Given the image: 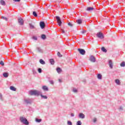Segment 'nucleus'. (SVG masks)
Returning a JSON list of instances; mask_svg holds the SVG:
<instances>
[{"mask_svg":"<svg viewBox=\"0 0 125 125\" xmlns=\"http://www.w3.org/2000/svg\"><path fill=\"white\" fill-rule=\"evenodd\" d=\"M20 122L23 124V125H29V121L27 120L26 118L23 116H21L20 118Z\"/></svg>","mask_w":125,"mask_h":125,"instance_id":"nucleus-1","label":"nucleus"},{"mask_svg":"<svg viewBox=\"0 0 125 125\" xmlns=\"http://www.w3.org/2000/svg\"><path fill=\"white\" fill-rule=\"evenodd\" d=\"M42 93L40 91L34 90H31L29 91V94L30 95H35L37 96H38V95H41Z\"/></svg>","mask_w":125,"mask_h":125,"instance_id":"nucleus-2","label":"nucleus"},{"mask_svg":"<svg viewBox=\"0 0 125 125\" xmlns=\"http://www.w3.org/2000/svg\"><path fill=\"white\" fill-rule=\"evenodd\" d=\"M56 18L57 19V21L58 22V25L59 26H61V25L62 24V21H61V20L60 19V17H58V16H56Z\"/></svg>","mask_w":125,"mask_h":125,"instance_id":"nucleus-3","label":"nucleus"},{"mask_svg":"<svg viewBox=\"0 0 125 125\" xmlns=\"http://www.w3.org/2000/svg\"><path fill=\"white\" fill-rule=\"evenodd\" d=\"M97 37H98L99 39H104V36L103 35V34L101 32H98L97 34Z\"/></svg>","mask_w":125,"mask_h":125,"instance_id":"nucleus-4","label":"nucleus"},{"mask_svg":"<svg viewBox=\"0 0 125 125\" xmlns=\"http://www.w3.org/2000/svg\"><path fill=\"white\" fill-rule=\"evenodd\" d=\"M24 102L26 104H31L33 101L30 99H24Z\"/></svg>","mask_w":125,"mask_h":125,"instance_id":"nucleus-5","label":"nucleus"},{"mask_svg":"<svg viewBox=\"0 0 125 125\" xmlns=\"http://www.w3.org/2000/svg\"><path fill=\"white\" fill-rule=\"evenodd\" d=\"M78 51H79L80 54H82V55H84L85 54V51L84 49L79 48Z\"/></svg>","mask_w":125,"mask_h":125,"instance_id":"nucleus-6","label":"nucleus"},{"mask_svg":"<svg viewBox=\"0 0 125 125\" xmlns=\"http://www.w3.org/2000/svg\"><path fill=\"white\" fill-rule=\"evenodd\" d=\"M79 118H80V119H84L85 118V115L83 113H80L79 114Z\"/></svg>","mask_w":125,"mask_h":125,"instance_id":"nucleus-7","label":"nucleus"},{"mask_svg":"<svg viewBox=\"0 0 125 125\" xmlns=\"http://www.w3.org/2000/svg\"><path fill=\"white\" fill-rule=\"evenodd\" d=\"M18 22L21 25H22L24 24V21H23V19H22L21 18L19 19Z\"/></svg>","mask_w":125,"mask_h":125,"instance_id":"nucleus-8","label":"nucleus"},{"mask_svg":"<svg viewBox=\"0 0 125 125\" xmlns=\"http://www.w3.org/2000/svg\"><path fill=\"white\" fill-rule=\"evenodd\" d=\"M90 61L91 62H95L96 60H95V57L93 56H91L89 59Z\"/></svg>","mask_w":125,"mask_h":125,"instance_id":"nucleus-9","label":"nucleus"},{"mask_svg":"<svg viewBox=\"0 0 125 125\" xmlns=\"http://www.w3.org/2000/svg\"><path fill=\"white\" fill-rule=\"evenodd\" d=\"M108 64L110 69H113V62H112V60L109 61Z\"/></svg>","mask_w":125,"mask_h":125,"instance_id":"nucleus-10","label":"nucleus"},{"mask_svg":"<svg viewBox=\"0 0 125 125\" xmlns=\"http://www.w3.org/2000/svg\"><path fill=\"white\" fill-rule=\"evenodd\" d=\"M45 25L44 24V22L43 21H41L40 22V27L41 29H43L45 27Z\"/></svg>","mask_w":125,"mask_h":125,"instance_id":"nucleus-11","label":"nucleus"},{"mask_svg":"<svg viewBox=\"0 0 125 125\" xmlns=\"http://www.w3.org/2000/svg\"><path fill=\"white\" fill-rule=\"evenodd\" d=\"M42 89H43V90H44V91H48V87H47V86L46 85H43L42 86Z\"/></svg>","mask_w":125,"mask_h":125,"instance_id":"nucleus-12","label":"nucleus"},{"mask_svg":"<svg viewBox=\"0 0 125 125\" xmlns=\"http://www.w3.org/2000/svg\"><path fill=\"white\" fill-rule=\"evenodd\" d=\"M87 11H92L93 10H94V8L92 7H88L86 9Z\"/></svg>","mask_w":125,"mask_h":125,"instance_id":"nucleus-13","label":"nucleus"},{"mask_svg":"<svg viewBox=\"0 0 125 125\" xmlns=\"http://www.w3.org/2000/svg\"><path fill=\"white\" fill-rule=\"evenodd\" d=\"M8 76H9L8 73L4 72V73H3V76L4 78H8Z\"/></svg>","mask_w":125,"mask_h":125,"instance_id":"nucleus-14","label":"nucleus"},{"mask_svg":"<svg viewBox=\"0 0 125 125\" xmlns=\"http://www.w3.org/2000/svg\"><path fill=\"white\" fill-rule=\"evenodd\" d=\"M115 83L116 84H118V85H120V84H121V82H120V80L119 79H116Z\"/></svg>","mask_w":125,"mask_h":125,"instance_id":"nucleus-15","label":"nucleus"},{"mask_svg":"<svg viewBox=\"0 0 125 125\" xmlns=\"http://www.w3.org/2000/svg\"><path fill=\"white\" fill-rule=\"evenodd\" d=\"M0 3L1 4V5H5V1H4L3 0H0Z\"/></svg>","mask_w":125,"mask_h":125,"instance_id":"nucleus-16","label":"nucleus"},{"mask_svg":"<svg viewBox=\"0 0 125 125\" xmlns=\"http://www.w3.org/2000/svg\"><path fill=\"white\" fill-rule=\"evenodd\" d=\"M40 63L42 65H44V64H45V62L43 61L42 59H40Z\"/></svg>","mask_w":125,"mask_h":125,"instance_id":"nucleus-17","label":"nucleus"},{"mask_svg":"<svg viewBox=\"0 0 125 125\" xmlns=\"http://www.w3.org/2000/svg\"><path fill=\"white\" fill-rule=\"evenodd\" d=\"M57 72L58 73V74H60V73L62 72V70L61 68H60V67H58L57 68Z\"/></svg>","mask_w":125,"mask_h":125,"instance_id":"nucleus-18","label":"nucleus"},{"mask_svg":"<svg viewBox=\"0 0 125 125\" xmlns=\"http://www.w3.org/2000/svg\"><path fill=\"white\" fill-rule=\"evenodd\" d=\"M97 78L99 80H102V75L100 74H98L97 75Z\"/></svg>","mask_w":125,"mask_h":125,"instance_id":"nucleus-19","label":"nucleus"},{"mask_svg":"<svg viewBox=\"0 0 125 125\" xmlns=\"http://www.w3.org/2000/svg\"><path fill=\"white\" fill-rule=\"evenodd\" d=\"M10 89L11 90H13V91H16V88H15L14 86H10Z\"/></svg>","mask_w":125,"mask_h":125,"instance_id":"nucleus-20","label":"nucleus"},{"mask_svg":"<svg viewBox=\"0 0 125 125\" xmlns=\"http://www.w3.org/2000/svg\"><path fill=\"white\" fill-rule=\"evenodd\" d=\"M50 63L52 64L53 65L54 64V60L51 59H50Z\"/></svg>","mask_w":125,"mask_h":125,"instance_id":"nucleus-21","label":"nucleus"},{"mask_svg":"<svg viewBox=\"0 0 125 125\" xmlns=\"http://www.w3.org/2000/svg\"><path fill=\"white\" fill-rule=\"evenodd\" d=\"M101 50L102 51H103V52H107V50L104 47H102Z\"/></svg>","mask_w":125,"mask_h":125,"instance_id":"nucleus-22","label":"nucleus"},{"mask_svg":"<svg viewBox=\"0 0 125 125\" xmlns=\"http://www.w3.org/2000/svg\"><path fill=\"white\" fill-rule=\"evenodd\" d=\"M41 96L42 98L43 99H47V96H44V95H42L41 94Z\"/></svg>","mask_w":125,"mask_h":125,"instance_id":"nucleus-23","label":"nucleus"},{"mask_svg":"<svg viewBox=\"0 0 125 125\" xmlns=\"http://www.w3.org/2000/svg\"><path fill=\"white\" fill-rule=\"evenodd\" d=\"M41 38L42 40H45V39H46V36L45 35L43 34L42 35Z\"/></svg>","mask_w":125,"mask_h":125,"instance_id":"nucleus-24","label":"nucleus"},{"mask_svg":"<svg viewBox=\"0 0 125 125\" xmlns=\"http://www.w3.org/2000/svg\"><path fill=\"white\" fill-rule=\"evenodd\" d=\"M35 121L36 123H41V122H42V119H38V118H36Z\"/></svg>","mask_w":125,"mask_h":125,"instance_id":"nucleus-25","label":"nucleus"},{"mask_svg":"<svg viewBox=\"0 0 125 125\" xmlns=\"http://www.w3.org/2000/svg\"><path fill=\"white\" fill-rule=\"evenodd\" d=\"M1 19H3L4 20H5V21H7V20H8L7 18H6L5 17L2 16V17H1Z\"/></svg>","mask_w":125,"mask_h":125,"instance_id":"nucleus-26","label":"nucleus"},{"mask_svg":"<svg viewBox=\"0 0 125 125\" xmlns=\"http://www.w3.org/2000/svg\"><path fill=\"white\" fill-rule=\"evenodd\" d=\"M29 26L31 29H34L35 28L34 25L32 24L31 23H29Z\"/></svg>","mask_w":125,"mask_h":125,"instance_id":"nucleus-27","label":"nucleus"},{"mask_svg":"<svg viewBox=\"0 0 125 125\" xmlns=\"http://www.w3.org/2000/svg\"><path fill=\"white\" fill-rule=\"evenodd\" d=\"M121 67H125V62H122L120 64Z\"/></svg>","mask_w":125,"mask_h":125,"instance_id":"nucleus-28","label":"nucleus"},{"mask_svg":"<svg viewBox=\"0 0 125 125\" xmlns=\"http://www.w3.org/2000/svg\"><path fill=\"white\" fill-rule=\"evenodd\" d=\"M49 83H50V84H52V85L54 84V81H53V80H50Z\"/></svg>","mask_w":125,"mask_h":125,"instance_id":"nucleus-29","label":"nucleus"},{"mask_svg":"<svg viewBox=\"0 0 125 125\" xmlns=\"http://www.w3.org/2000/svg\"><path fill=\"white\" fill-rule=\"evenodd\" d=\"M33 15H34L35 17H37L38 16V14L35 11L33 12Z\"/></svg>","mask_w":125,"mask_h":125,"instance_id":"nucleus-30","label":"nucleus"},{"mask_svg":"<svg viewBox=\"0 0 125 125\" xmlns=\"http://www.w3.org/2000/svg\"><path fill=\"white\" fill-rule=\"evenodd\" d=\"M37 50L38 52H42V49H41V48L40 47H38L37 48Z\"/></svg>","mask_w":125,"mask_h":125,"instance_id":"nucleus-31","label":"nucleus"},{"mask_svg":"<svg viewBox=\"0 0 125 125\" xmlns=\"http://www.w3.org/2000/svg\"><path fill=\"white\" fill-rule=\"evenodd\" d=\"M78 24H82V20H78L77 21Z\"/></svg>","mask_w":125,"mask_h":125,"instance_id":"nucleus-32","label":"nucleus"},{"mask_svg":"<svg viewBox=\"0 0 125 125\" xmlns=\"http://www.w3.org/2000/svg\"><path fill=\"white\" fill-rule=\"evenodd\" d=\"M77 125H82V122H81V121H78L77 122Z\"/></svg>","mask_w":125,"mask_h":125,"instance_id":"nucleus-33","label":"nucleus"},{"mask_svg":"<svg viewBox=\"0 0 125 125\" xmlns=\"http://www.w3.org/2000/svg\"><path fill=\"white\" fill-rule=\"evenodd\" d=\"M57 54H58V56H59V57H62V55H61L60 52H58Z\"/></svg>","mask_w":125,"mask_h":125,"instance_id":"nucleus-34","label":"nucleus"},{"mask_svg":"<svg viewBox=\"0 0 125 125\" xmlns=\"http://www.w3.org/2000/svg\"><path fill=\"white\" fill-rule=\"evenodd\" d=\"M67 125H72V122H71L70 121H67Z\"/></svg>","mask_w":125,"mask_h":125,"instance_id":"nucleus-35","label":"nucleus"},{"mask_svg":"<svg viewBox=\"0 0 125 125\" xmlns=\"http://www.w3.org/2000/svg\"><path fill=\"white\" fill-rule=\"evenodd\" d=\"M73 91L76 93L78 92V90H77V89H76V88H73Z\"/></svg>","mask_w":125,"mask_h":125,"instance_id":"nucleus-36","label":"nucleus"},{"mask_svg":"<svg viewBox=\"0 0 125 125\" xmlns=\"http://www.w3.org/2000/svg\"><path fill=\"white\" fill-rule=\"evenodd\" d=\"M32 39H33V40H35V41H37V40H38V38H37V37H36V36H33V37H32Z\"/></svg>","mask_w":125,"mask_h":125,"instance_id":"nucleus-37","label":"nucleus"},{"mask_svg":"<svg viewBox=\"0 0 125 125\" xmlns=\"http://www.w3.org/2000/svg\"><path fill=\"white\" fill-rule=\"evenodd\" d=\"M0 65H1L2 66H3L4 65V63L3 62H2V61H1L0 62Z\"/></svg>","mask_w":125,"mask_h":125,"instance_id":"nucleus-38","label":"nucleus"},{"mask_svg":"<svg viewBox=\"0 0 125 125\" xmlns=\"http://www.w3.org/2000/svg\"><path fill=\"white\" fill-rule=\"evenodd\" d=\"M38 71L39 73H42V68H38Z\"/></svg>","mask_w":125,"mask_h":125,"instance_id":"nucleus-39","label":"nucleus"},{"mask_svg":"<svg viewBox=\"0 0 125 125\" xmlns=\"http://www.w3.org/2000/svg\"><path fill=\"white\" fill-rule=\"evenodd\" d=\"M68 25V26H70V27H73V25L71 23V22H69Z\"/></svg>","mask_w":125,"mask_h":125,"instance_id":"nucleus-40","label":"nucleus"},{"mask_svg":"<svg viewBox=\"0 0 125 125\" xmlns=\"http://www.w3.org/2000/svg\"><path fill=\"white\" fill-rule=\"evenodd\" d=\"M97 121V119L96 118H94V119H93V122H94V123H96Z\"/></svg>","mask_w":125,"mask_h":125,"instance_id":"nucleus-41","label":"nucleus"},{"mask_svg":"<svg viewBox=\"0 0 125 125\" xmlns=\"http://www.w3.org/2000/svg\"><path fill=\"white\" fill-rule=\"evenodd\" d=\"M70 116L71 117H75V114L74 113H71Z\"/></svg>","mask_w":125,"mask_h":125,"instance_id":"nucleus-42","label":"nucleus"},{"mask_svg":"<svg viewBox=\"0 0 125 125\" xmlns=\"http://www.w3.org/2000/svg\"><path fill=\"white\" fill-rule=\"evenodd\" d=\"M123 109V107L122 106H120L119 108V110H120L121 111H122Z\"/></svg>","mask_w":125,"mask_h":125,"instance_id":"nucleus-43","label":"nucleus"},{"mask_svg":"<svg viewBox=\"0 0 125 125\" xmlns=\"http://www.w3.org/2000/svg\"><path fill=\"white\" fill-rule=\"evenodd\" d=\"M14 1H16V2H19L21 0H13Z\"/></svg>","mask_w":125,"mask_h":125,"instance_id":"nucleus-44","label":"nucleus"},{"mask_svg":"<svg viewBox=\"0 0 125 125\" xmlns=\"http://www.w3.org/2000/svg\"><path fill=\"white\" fill-rule=\"evenodd\" d=\"M62 34H64V33H65V31L63 29H62Z\"/></svg>","mask_w":125,"mask_h":125,"instance_id":"nucleus-45","label":"nucleus"},{"mask_svg":"<svg viewBox=\"0 0 125 125\" xmlns=\"http://www.w3.org/2000/svg\"><path fill=\"white\" fill-rule=\"evenodd\" d=\"M59 83H62V80L59 79Z\"/></svg>","mask_w":125,"mask_h":125,"instance_id":"nucleus-46","label":"nucleus"},{"mask_svg":"<svg viewBox=\"0 0 125 125\" xmlns=\"http://www.w3.org/2000/svg\"><path fill=\"white\" fill-rule=\"evenodd\" d=\"M82 34H84V33H85V30H83L82 32Z\"/></svg>","mask_w":125,"mask_h":125,"instance_id":"nucleus-47","label":"nucleus"},{"mask_svg":"<svg viewBox=\"0 0 125 125\" xmlns=\"http://www.w3.org/2000/svg\"><path fill=\"white\" fill-rule=\"evenodd\" d=\"M33 73H36V71H35L34 70H33Z\"/></svg>","mask_w":125,"mask_h":125,"instance_id":"nucleus-48","label":"nucleus"},{"mask_svg":"<svg viewBox=\"0 0 125 125\" xmlns=\"http://www.w3.org/2000/svg\"><path fill=\"white\" fill-rule=\"evenodd\" d=\"M0 97H1V95L0 94Z\"/></svg>","mask_w":125,"mask_h":125,"instance_id":"nucleus-49","label":"nucleus"}]
</instances>
